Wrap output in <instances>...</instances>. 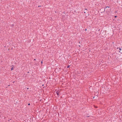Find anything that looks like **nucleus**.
<instances>
[{"instance_id":"15","label":"nucleus","mask_w":122,"mask_h":122,"mask_svg":"<svg viewBox=\"0 0 122 122\" xmlns=\"http://www.w3.org/2000/svg\"><path fill=\"white\" fill-rule=\"evenodd\" d=\"M9 120H8V121H9Z\"/></svg>"},{"instance_id":"13","label":"nucleus","mask_w":122,"mask_h":122,"mask_svg":"<svg viewBox=\"0 0 122 122\" xmlns=\"http://www.w3.org/2000/svg\"><path fill=\"white\" fill-rule=\"evenodd\" d=\"M34 60H36V59H34Z\"/></svg>"},{"instance_id":"4","label":"nucleus","mask_w":122,"mask_h":122,"mask_svg":"<svg viewBox=\"0 0 122 122\" xmlns=\"http://www.w3.org/2000/svg\"><path fill=\"white\" fill-rule=\"evenodd\" d=\"M13 69H14V68L13 67H11V70L12 71V70H13Z\"/></svg>"},{"instance_id":"10","label":"nucleus","mask_w":122,"mask_h":122,"mask_svg":"<svg viewBox=\"0 0 122 122\" xmlns=\"http://www.w3.org/2000/svg\"><path fill=\"white\" fill-rule=\"evenodd\" d=\"M38 7H40V6H38Z\"/></svg>"},{"instance_id":"11","label":"nucleus","mask_w":122,"mask_h":122,"mask_svg":"<svg viewBox=\"0 0 122 122\" xmlns=\"http://www.w3.org/2000/svg\"><path fill=\"white\" fill-rule=\"evenodd\" d=\"M85 30H86V29Z\"/></svg>"},{"instance_id":"14","label":"nucleus","mask_w":122,"mask_h":122,"mask_svg":"<svg viewBox=\"0 0 122 122\" xmlns=\"http://www.w3.org/2000/svg\"><path fill=\"white\" fill-rule=\"evenodd\" d=\"M9 120H8V121H9Z\"/></svg>"},{"instance_id":"6","label":"nucleus","mask_w":122,"mask_h":122,"mask_svg":"<svg viewBox=\"0 0 122 122\" xmlns=\"http://www.w3.org/2000/svg\"><path fill=\"white\" fill-rule=\"evenodd\" d=\"M28 105H30V103H29L28 104Z\"/></svg>"},{"instance_id":"2","label":"nucleus","mask_w":122,"mask_h":122,"mask_svg":"<svg viewBox=\"0 0 122 122\" xmlns=\"http://www.w3.org/2000/svg\"><path fill=\"white\" fill-rule=\"evenodd\" d=\"M59 92L58 91H57L56 92V93L58 96H59Z\"/></svg>"},{"instance_id":"8","label":"nucleus","mask_w":122,"mask_h":122,"mask_svg":"<svg viewBox=\"0 0 122 122\" xmlns=\"http://www.w3.org/2000/svg\"><path fill=\"white\" fill-rule=\"evenodd\" d=\"M42 62H42V61H41V63L42 64Z\"/></svg>"},{"instance_id":"9","label":"nucleus","mask_w":122,"mask_h":122,"mask_svg":"<svg viewBox=\"0 0 122 122\" xmlns=\"http://www.w3.org/2000/svg\"><path fill=\"white\" fill-rule=\"evenodd\" d=\"M29 89V88H27V90H28V89Z\"/></svg>"},{"instance_id":"3","label":"nucleus","mask_w":122,"mask_h":122,"mask_svg":"<svg viewBox=\"0 0 122 122\" xmlns=\"http://www.w3.org/2000/svg\"><path fill=\"white\" fill-rule=\"evenodd\" d=\"M118 48H119V50H120V51L121 50V48H120V47H117V49H118Z\"/></svg>"},{"instance_id":"1","label":"nucleus","mask_w":122,"mask_h":122,"mask_svg":"<svg viewBox=\"0 0 122 122\" xmlns=\"http://www.w3.org/2000/svg\"><path fill=\"white\" fill-rule=\"evenodd\" d=\"M109 8V7H108V6H106V7H105V8H104V11H105V9H106V8Z\"/></svg>"},{"instance_id":"5","label":"nucleus","mask_w":122,"mask_h":122,"mask_svg":"<svg viewBox=\"0 0 122 122\" xmlns=\"http://www.w3.org/2000/svg\"><path fill=\"white\" fill-rule=\"evenodd\" d=\"M70 66V65H67V68H69V67Z\"/></svg>"},{"instance_id":"12","label":"nucleus","mask_w":122,"mask_h":122,"mask_svg":"<svg viewBox=\"0 0 122 122\" xmlns=\"http://www.w3.org/2000/svg\"><path fill=\"white\" fill-rule=\"evenodd\" d=\"M93 98H94V97H93Z\"/></svg>"},{"instance_id":"7","label":"nucleus","mask_w":122,"mask_h":122,"mask_svg":"<svg viewBox=\"0 0 122 122\" xmlns=\"http://www.w3.org/2000/svg\"><path fill=\"white\" fill-rule=\"evenodd\" d=\"M117 17V16H115V18H116Z\"/></svg>"}]
</instances>
